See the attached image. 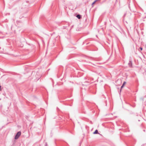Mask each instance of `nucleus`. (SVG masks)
Returning <instances> with one entry per match:
<instances>
[{"instance_id": "3", "label": "nucleus", "mask_w": 146, "mask_h": 146, "mask_svg": "<svg viewBox=\"0 0 146 146\" xmlns=\"http://www.w3.org/2000/svg\"><path fill=\"white\" fill-rule=\"evenodd\" d=\"M98 133V131L97 130H96L93 133L94 134H96Z\"/></svg>"}, {"instance_id": "4", "label": "nucleus", "mask_w": 146, "mask_h": 146, "mask_svg": "<svg viewBox=\"0 0 146 146\" xmlns=\"http://www.w3.org/2000/svg\"><path fill=\"white\" fill-rule=\"evenodd\" d=\"M76 17L78 19H80L81 18V16L80 15H76Z\"/></svg>"}, {"instance_id": "2", "label": "nucleus", "mask_w": 146, "mask_h": 146, "mask_svg": "<svg viewBox=\"0 0 146 146\" xmlns=\"http://www.w3.org/2000/svg\"><path fill=\"white\" fill-rule=\"evenodd\" d=\"M126 14L125 13V14L124 15V16H123V20H124V23L125 24V23H126V24H127V22L126 21H125V22H124V18H125V16L126 15Z\"/></svg>"}, {"instance_id": "8", "label": "nucleus", "mask_w": 146, "mask_h": 146, "mask_svg": "<svg viewBox=\"0 0 146 146\" xmlns=\"http://www.w3.org/2000/svg\"><path fill=\"white\" fill-rule=\"evenodd\" d=\"M124 86H123V85H122L121 86V90H121V89L123 88V87Z\"/></svg>"}, {"instance_id": "1", "label": "nucleus", "mask_w": 146, "mask_h": 146, "mask_svg": "<svg viewBox=\"0 0 146 146\" xmlns=\"http://www.w3.org/2000/svg\"><path fill=\"white\" fill-rule=\"evenodd\" d=\"M21 131H19L18 132L15 136V139H17L21 135Z\"/></svg>"}, {"instance_id": "7", "label": "nucleus", "mask_w": 146, "mask_h": 146, "mask_svg": "<svg viewBox=\"0 0 146 146\" xmlns=\"http://www.w3.org/2000/svg\"><path fill=\"white\" fill-rule=\"evenodd\" d=\"M125 82H124L122 85H123V86H124L125 85Z\"/></svg>"}, {"instance_id": "9", "label": "nucleus", "mask_w": 146, "mask_h": 146, "mask_svg": "<svg viewBox=\"0 0 146 146\" xmlns=\"http://www.w3.org/2000/svg\"><path fill=\"white\" fill-rule=\"evenodd\" d=\"M140 49H141V50H142V49H143L142 48H141H141H140Z\"/></svg>"}, {"instance_id": "5", "label": "nucleus", "mask_w": 146, "mask_h": 146, "mask_svg": "<svg viewBox=\"0 0 146 146\" xmlns=\"http://www.w3.org/2000/svg\"><path fill=\"white\" fill-rule=\"evenodd\" d=\"M129 62H130L131 64H129V66L130 67H131L132 66V64H131V62L130 61Z\"/></svg>"}, {"instance_id": "6", "label": "nucleus", "mask_w": 146, "mask_h": 146, "mask_svg": "<svg viewBox=\"0 0 146 146\" xmlns=\"http://www.w3.org/2000/svg\"><path fill=\"white\" fill-rule=\"evenodd\" d=\"M47 146V142H46L45 144V146Z\"/></svg>"}]
</instances>
